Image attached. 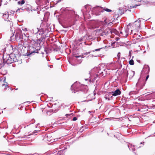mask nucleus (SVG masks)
I'll use <instances>...</instances> for the list:
<instances>
[{"mask_svg": "<svg viewBox=\"0 0 155 155\" xmlns=\"http://www.w3.org/2000/svg\"><path fill=\"white\" fill-rule=\"evenodd\" d=\"M103 71L101 70L100 68H95L91 70L88 74V78L85 79V81L89 80L91 82H93L94 81L98 76L101 77L103 76Z\"/></svg>", "mask_w": 155, "mask_h": 155, "instance_id": "obj_1", "label": "nucleus"}, {"mask_svg": "<svg viewBox=\"0 0 155 155\" xmlns=\"http://www.w3.org/2000/svg\"><path fill=\"white\" fill-rule=\"evenodd\" d=\"M44 38V36H41L40 38L38 39L35 41H31V45L29 49L31 50V53H38V51L40 50L41 45L42 44V41Z\"/></svg>", "mask_w": 155, "mask_h": 155, "instance_id": "obj_2", "label": "nucleus"}, {"mask_svg": "<svg viewBox=\"0 0 155 155\" xmlns=\"http://www.w3.org/2000/svg\"><path fill=\"white\" fill-rule=\"evenodd\" d=\"M3 58L4 62L7 64H10L16 62L17 60L15 55L13 54H8L6 55V58L4 55Z\"/></svg>", "mask_w": 155, "mask_h": 155, "instance_id": "obj_3", "label": "nucleus"}, {"mask_svg": "<svg viewBox=\"0 0 155 155\" xmlns=\"http://www.w3.org/2000/svg\"><path fill=\"white\" fill-rule=\"evenodd\" d=\"M84 87H86V86L81 85L79 83L76 82L71 86V88L72 92L75 93L79 90L84 91L83 88Z\"/></svg>", "mask_w": 155, "mask_h": 155, "instance_id": "obj_4", "label": "nucleus"}, {"mask_svg": "<svg viewBox=\"0 0 155 155\" xmlns=\"http://www.w3.org/2000/svg\"><path fill=\"white\" fill-rule=\"evenodd\" d=\"M140 19H138L133 24L132 26L133 27V30H131V32H132L133 31H134L135 30V31H139L140 28Z\"/></svg>", "mask_w": 155, "mask_h": 155, "instance_id": "obj_5", "label": "nucleus"}, {"mask_svg": "<svg viewBox=\"0 0 155 155\" xmlns=\"http://www.w3.org/2000/svg\"><path fill=\"white\" fill-rule=\"evenodd\" d=\"M103 11L102 8L99 6H97L92 8V12L93 13L97 15H99L101 12Z\"/></svg>", "mask_w": 155, "mask_h": 155, "instance_id": "obj_6", "label": "nucleus"}, {"mask_svg": "<svg viewBox=\"0 0 155 155\" xmlns=\"http://www.w3.org/2000/svg\"><path fill=\"white\" fill-rule=\"evenodd\" d=\"M32 30L33 33L34 34H36L38 33L39 35H41V37L42 36H44L43 35L44 34V31L42 29H39L36 26H34L33 27Z\"/></svg>", "mask_w": 155, "mask_h": 155, "instance_id": "obj_7", "label": "nucleus"}, {"mask_svg": "<svg viewBox=\"0 0 155 155\" xmlns=\"http://www.w3.org/2000/svg\"><path fill=\"white\" fill-rule=\"evenodd\" d=\"M35 2L38 5L41 6L45 5L48 3L47 0H36Z\"/></svg>", "mask_w": 155, "mask_h": 155, "instance_id": "obj_8", "label": "nucleus"}, {"mask_svg": "<svg viewBox=\"0 0 155 155\" xmlns=\"http://www.w3.org/2000/svg\"><path fill=\"white\" fill-rule=\"evenodd\" d=\"M129 8L128 6L127 7L126 6H124V7L122 8H120L119 9L118 13L119 14L121 15L123 14L124 12L128 10Z\"/></svg>", "mask_w": 155, "mask_h": 155, "instance_id": "obj_9", "label": "nucleus"}, {"mask_svg": "<svg viewBox=\"0 0 155 155\" xmlns=\"http://www.w3.org/2000/svg\"><path fill=\"white\" fill-rule=\"evenodd\" d=\"M110 31L108 29H106L104 30H101L100 31V35H101V36H103L104 35H107L108 33H110Z\"/></svg>", "mask_w": 155, "mask_h": 155, "instance_id": "obj_10", "label": "nucleus"}, {"mask_svg": "<svg viewBox=\"0 0 155 155\" xmlns=\"http://www.w3.org/2000/svg\"><path fill=\"white\" fill-rule=\"evenodd\" d=\"M108 20L107 19L104 20V21H100L98 23V25H99V26H101V25H102V26H104L105 25H107V24H109V23L108 22H107Z\"/></svg>", "mask_w": 155, "mask_h": 155, "instance_id": "obj_11", "label": "nucleus"}, {"mask_svg": "<svg viewBox=\"0 0 155 155\" xmlns=\"http://www.w3.org/2000/svg\"><path fill=\"white\" fill-rule=\"evenodd\" d=\"M112 96H116L120 95L121 93V92L119 89H117L114 92H112Z\"/></svg>", "mask_w": 155, "mask_h": 155, "instance_id": "obj_12", "label": "nucleus"}, {"mask_svg": "<svg viewBox=\"0 0 155 155\" xmlns=\"http://www.w3.org/2000/svg\"><path fill=\"white\" fill-rule=\"evenodd\" d=\"M3 82H5V83L3 84H2V86L4 89H6L8 87V83L5 81L6 80V78L5 77L4 78H3Z\"/></svg>", "mask_w": 155, "mask_h": 155, "instance_id": "obj_13", "label": "nucleus"}, {"mask_svg": "<svg viewBox=\"0 0 155 155\" xmlns=\"http://www.w3.org/2000/svg\"><path fill=\"white\" fill-rule=\"evenodd\" d=\"M46 137L47 138V140L48 141H49V142H53V140H52V137L50 135H46Z\"/></svg>", "mask_w": 155, "mask_h": 155, "instance_id": "obj_14", "label": "nucleus"}, {"mask_svg": "<svg viewBox=\"0 0 155 155\" xmlns=\"http://www.w3.org/2000/svg\"><path fill=\"white\" fill-rule=\"evenodd\" d=\"M9 16V15L8 12H5V13H4L3 14V18L5 20L6 19H8Z\"/></svg>", "mask_w": 155, "mask_h": 155, "instance_id": "obj_15", "label": "nucleus"}, {"mask_svg": "<svg viewBox=\"0 0 155 155\" xmlns=\"http://www.w3.org/2000/svg\"><path fill=\"white\" fill-rule=\"evenodd\" d=\"M128 147L130 150H131L132 151H134L135 150V146L134 145H132V144L128 145Z\"/></svg>", "mask_w": 155, "mask_h": 155, "instance_id": "obj_16", "label": "nucleus"}, {"mask_svg": "<svg viewBox=\"0 0 155 155\" xmlns=\"http://www.w3.org/2000/svg\"><path fill=\"white\" fill-rule=\"evenodd\" d=\"M133 2H141V1L145 2L146 3L149 2V0H131Z\"/></svg>", "mask_w": 155, "mask_h": 155, "instance_id": "obj_17", "label": "nucleus"}, {"mask_svg": "<svg viewBox=\"0 0 155 155\" xmlns=\"http://www.w3.org/2000/svg\"><path fill=\"white\" fill-rule=\"evenodd\" d=\"M25 2V1L24 0H22V1H19L18 2V5H21L24 4Z\"/></svg>", "mask_w": 155, "mask_h": 155, "instance_id": "obj_18", "label": "nucleus"}, {"mask_svg": "<svg viewBox=\"0 0 155 155\" xmlns=\"http://www.w3.org/2000/svg\"><path fill=\"white\" fill-rule=\"evenodd\" d=\"M103 10L105 11L108 12H112V10L110 9H109L107 8H105Z\"/></svg>", "mask_w": 155, "mask_h": 155, "instance_id": "obj_19", "label": "nucleus"}, {"mask_svg": "<svg viewBox=\"0 0 155 155\" xmlns=\"http://www.w3.org/2000/svg\"><path fill=\"white\" fill-rule=\"evenodd\" d=\"M74 59V58H83L84 57V56L83 55H81L78 56H76L75 55H74L73 56Z\"/></svg>", "mask_w": 155, "mask_h": 155, "instance_id": "obj_20", "label": "nucleus"}, {"mask_svg": "<svg viewBox=\"0 0 155 155\" xmlns=\"http://www.w3.org/2000/svg\"><path fill=\"white\" fill-rule=\"evenodd\" d=\"M129 64L131 65H133L134 64V62L133 59L130 60L129 61Z\"/></svg>", "mask_w": 155, "mask_h": 155, "instance_id": "obj_21", "label": "nucleus"}, {"mask_svg": "<svg viewBox=\"0 0 155 155\" xmlns=\"http://www.w3.org/2000/svg\"><path fill=\"white\" fill-rule=\"evenodd\" d=\"M8 24L10 25L11 28H12V27L13 24L12 22L11 21H9V20H8Z\"/></svg>", "mask_w": 155, "mask_h": 155, "instance_id": "obj_22", "label": "nucleus"}, {"mask_svg": "<svg viewBox=\"0 0 155 155\" xmlns=\"http://www.w3.org/2000/svg\"><path fill=\"white\" fill-rule=\"evenodd\" d=\"M130 74H131L132 75V77H133L135 74V72L134 71H131L130 72Z\"/></svg>", "mask_w": 155, "mask_h": 155, "instance_id": "obj_23", "label": "nucleus"}, {"mask_svg": "<svg viewBox=\"0 0 155 155\" xmlns=\"http://www.w3.org/2000/svg\"><path fill=\"white\" fill-rule=\"evenodd\" d=\"M22 30L23 31H28V30L27 28H25V27H23L22 28Z\"/></svg>", "mask_w": 155, "mask_h": 155, "instance_id": "obj_24", "label": "nucleus"}, {"mask_svg": "<svg viewBox=\"0 0 155 155\" xmlns=\"http://www.w3.org/2000/svg\"><path fill=\"white\" fill-rule=\"evenodd\" d=\"M64 150H60V151L57 153V155H63V154H60V153H61V152H63V151Z\"/></svg>", "mask_w": 155, "mask_h": 155, "instance_id": "obj_25", "label": "nucleus"}, {"mask_svg": "<svg viewBox=\"0 0 155 155\" xmlns=\"http://www.w3.org/2000/svg\"><path fill=\"white\" fill-rule=\"evenodd\" d=\"M40 130H34L33 132L32 133V134H34L35 133H38V131H39Z\"/></svg>", "mask_w": 155, "mask_h": 155, "instance_id": "obj_26", "label": "nucleus"}, {"mask_svg": "<svg viewBox=\"0 0 155 155\" xmlns=\"http://www.w3.org/2000/svg\"><path fill=\"white\" fill-rule=\"evenodd\" d=\"M101 49V48L95 49L93 51L94 52L95 51H99Z\"/></svg>", "mask_w": 155, "mask_h": 155, "instance_id": "obj_27", "label": "nucleus"}, {"mask_svg": "<svg viewBox=\"0 0 155 155\" xmlns=\"http://www.w3.org/2000/svg\"><path fill=\"white\" fill-rule=\"evenodd\" d=\"M146 69L147 70V72H149L150 70V68L148 66H147L146 67Z\"/></svg>", "mask_w": 155, "mask_h": 155, "instance_id": "obj_28", "label": "nucleus"}, {"mask_svg": "<svg viewBox=\"0 0 155 155\" xmlns=\"http://www.w3.org/2000/svg\"><path fill=\"white\" fill-rule=\"evenodd\" d=\"M140 5H136L134 6H133L132 7V8H136L137 6H139Z\"/></svg>", "mask_w": 155, "mask_h": 155, "instance_id": "obj_29", "label": "nucleus"}, {"mask_svg": "<svg viewBox=\"0 0 155 155\" xmlns=\"http://www.w3.org/2000/svg\"><path fill=\"white\" fill-rule=\"evenodd\" d=\"M90 52H86L84 54V55H87L88 54H90Z\"/></svg>", "mask_w": 155, "mask_h": 155, "instance_id": "obj_30", "label": "nucleus"}, {"mask_svg": "<svg viewBox=\"0 0 155 155\" xmlns=\"http://www.w3.org/2000/svg\"><path fill=\"white\" fill-rule=\"evenodd\" d=\"M105 97L106 100L108 99V100H110V98H108L107 96L106 95L105 96Z\"/></svg>", "mask_w": 155, "mask_h": 155, "instance_id": "obj_31", "label": "nucleus"}, {"mask_svg": "<svg viewBox=\"0 0 155 155\" xmlns=\"http://www.w3.org/2000/svg\"><path fill=\"white\" fill-rule=\"evenodd\" d=\"M77 119V118L76 117H74L73 119V120L74 121L76 120Z\"/></svg>", "mask_w": 155, "mask_h": 155, "instance_id": "obj_32", "label": "nucleus"}, {"mask_svg": "<svg viewBox=\"0 0 155 155\" xmlns=\"http://www.w3.org/2000/svg\"><path fill=\"white\" fill-rule=\"evenodd\" d=\"M24 35L26 37H29L28 35H27V34H24Z\"/></svg>", "mask_w": 155, "mask_h": 155, "instance_id": "obj_33", "label": "nucleus"}, {"mask_svg": "<svg viewBox=\"0 0 155 155\" xmlns=\"http://www.w3.org/2000/svg\"><path fill=\"white\" fill-rule=\"evenodd\" d=\"M149 75H148L146 77V80L147 81V79H148V78H149Z\"/></svg>", "mask_w": 155, "mask_h": 155, "instance_id": "obj_34", "label": "nucleus"}, {"mask_svg": "<svg viewBox=\"0 0 155 155\" xmlns=\"http://www.w3.org/2000/svg\"><path fill=\"white\" fill-rule=\"evenodd\" d=\"M120 53H119L118 54L117 56H118V57H119L120 56Z\"/></svg>", "mask_w": 155, "mask_h": 155, "instance_id": "obj_35", "label": "nucleus"}, {"mask_svg": "<svg viewBox=\"0 0 155 155\" xmlns=\"http://www.w3.org/2000/svg\"><path fill=\"white\" fill-rule=\"evenodd\" d=\"M119 39V38H116V40L117 41H118V40Z\"/></svg>", "mask_w": 155, "mask_h": 155, "instance_id": "obj_36", "label": "nucleus"}, {"mask_svg": "<svg viewBox=\"0 0 155 155\" xmlns=\"http://www.w3.org/2000/svg\"><path fill=\"white\" fill-rule=\"evenodd\" d=\"M82 39H79V41H80V42H81L82 41Z\"/></svg>", "mask_w": 155, "mask_h": 155, "instance_id": "obj_37", "label": "nucleus"}, {"mask_svg": "<svg viewBox=\"0 0 155 155\" xmlns=\"http://www.w3.org/2000/svg\"><path fill=\"white\" fill-rule=\"evenodd\" d=\"M129 55L130 56H131V54L130 53V52L129 53Z\"/></svg>", "mask_w": 155, "mask_h": 155, "instance_id": "obj_38", "label": "nucleus"}, {"mask_svg": "<svg viewBox=\"0 0 155 155\" xmlns=\"http://www.w3.org/2000/svg\"><path fill=\"white\" fill-rule=\"evenodd\" d=\"M136 35V33H134V36H133L134 38V37H135L134 36H135V35Z\"/></svg>", "mask_w": 155, "mask_h": 155, "instance_id": "obj_39", "label": "nucleus"}, {"mask_svg": "<svg viewBox=\"0 0 155 155\" xmlns=\"http://www.w3.org/2000/svg\"><path fill=\"white\" fill-rule=\"evenodd\" d=\"M138 82L137 84L136 85H138Z\"/></svg>", "mask_w": 155, "mask_h": 155, "instance_id": "obj_40", "label": "nucleus"}, {"mask_svg": "<svg viewBox=\"0 0 155 155\" xmlns=\"http://www.w3.org/2000/svg\"><path fill=\"white\" fill-rule=\"evenodd\" d=\"M54 140H55V141H57V139H54Z\"/></svg>", "mask_w": 155, "mask_h": 155, "instance_id": "obj_41", "label": "nucleus"}, {"mask_svg": "<svg viewBox=\"0 0 155 155\" xmlns=\"http://www.w3.org/2000/svg\"><path fill=\"white\" fill-rule=\"evenodd\" d=\"M61 0H59V1L58 2H60V1H61Z\"/></svg>", "mask_w": 155, "mask_h": 155, "instance_id": "obj_42", "label": "nucleus"}, {"mask_svg": "<svg viewBox=\"0 0 155 155\" xmlns=\"http://www.w3.org/2000/svg\"><path fill=\"white\" fill-rule=\"evenodd\" d=\"M25 137H27V135H25Z\"/></svg>", "mask_w": 155, "mask_h": 155, "instance_id": "obj_43", "label": "nucleus"}, {"mask_svg": "<svg viewBox=\"0 0 155 155\" xmlns=\"http://www.w3.org/2000/svg\"><path fill=\"white\" fill-rule=\"evenodd\" d=\"M128 35V34H126V35Z\"/></svg>", "mask_w": 155, "mask_h": 155, "instance_id": "obj_44", "label": "nucleus"}, {"mask_svg": "<svg viewBox=\"0 0 155 155\" xmlns=\"http://www.w3.org/2000/svg\"><path fill=\"white\" fill-rule=\"evenodd\" d=\"M134 58V57H132V58Z\"/></svg>", "mask_w": 155, "mask_h": 155, "instance_id": "obj_45", "label": "nucleus"}, {"mask_svg": "<svg viewBox=\"0 0 155 155\" xmlns=\"http://www.w3.org/2000/svg\"><path fill=\"white\" fill-rule=\"evenodd\" d=\"M154 134H155V133H154Z\"/></svg>", "mask_w": 155, "mask_h": 155, "instance_id": "obj_46", "label": "nucleus"}]
</instances>
